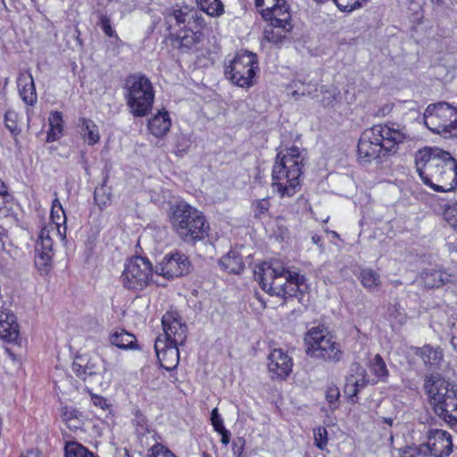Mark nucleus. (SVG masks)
<instances>
[{
	"label": "nucleus",
	"mask_w": 457,
	"mask_h": 457,
	"mask_svg": "<svg viewBox=\"0 0 457 457\" xmlns=\"http://www.w3.org/2000/svg\"><path fill=\"white\" fill-rule=\"evenodd\" d=\"M416 170L424 184L436 192L457 187V160L449 152L424 147L415 154Z\"/></svg>",
	"instance_id": "obj_1"
},
{
	"label": "nucleus",
	"mask_w": 457,
	"mask_h": 457,
	"mask_svg": "<svg viewBox=\"0 0 457 457\" xmlns=\"http://www.w3.org/2000/svg\"><path fill=\"white\" fill-rule=\"evenodd\" d=\"M405 127L395 123L378 124L365 130L358 143L359 159L365 162L395 154L399 146L411 141Z\"/></svg>",
	"instance_id": "obj_2"
},
{
	"label": "nucleus",
	"mask_w": 457,
	"mask_h": 457,
	"mask_svg": "<svg viewBox=\"0 0 457 457\" xmlns=\"http://www.w3.org/2000/svg\"><path fill=\"white\" fill-rule=\"evenodd\" d=\"M255 276L265 292L284 299L307 289L305 277L286 269L278 261L263 262Z\"/></svg>",
	"instance_id": "obj_3"
},
{
	"label": "nucleus",
	"mask_w": 457,
	"mask_h": 457,
	"mask_svg": "<svg viewBox=\"0 0 457 457\" xmlns=\"http://www.w3.org/2000/svg\"><path fill=\"white\" fill-rule=\"evenodd\" d=\"M272 170V188L280 197L293 196L300 188L303 158L297 146L280 152Z\"/></svg>",
	"instance_id": "obj_4"
},
{
	"label": "nucleus",
	"mask_w": 457,
	"mask_h": 457,
	"mask_svg": "<svg viewBox=\"0 0 457 457\" xmlns=\"http://www.w3.org/2000/svg\"><path fill=\"white\" fill-rule=\"evenodd\" d=\"M50 220V222L41 228L35 246V264L42 273H47L52 266L53 237H58L61 240L66 237V215L63 208L52 209Z\"/></svg>",
	"instance_id": "obj_5"
},
{
	"label": "nucleus",
	"mask_w": 457,
	"mask_h": 457,
	"mask_svg": "<svg viewBox=\"0 0 457 457\" xmlns=\"http://www.w3.org/2000/svg\"><path fill=\"white\" fill-rule=\"evenodd\" d=\"M170 221L179 238L186 243L203 240L208 234L209 224L203 212L185 202L174 206Z\"/></svg>",
	"instance_id": "obj_6"
},
{
	"label": "nucleus",
	"mask_w": 457,
	"mask_h": 457,
	"mask_svg": "<svg viewBox=\"0 0 457 457\" xmlns=\"http://www.w3.org/2000/svg\"><path fill=\"white\" fill-rule=\"evenodd\" d=\"M125 98L135 117H145L152 110L154 92L151 81L143 75L129 76L125 84Z\"/></svg>",
	"instance_id": "obj_7"
},
{
	"label": "nucleus",
	"mask_w": 457,
	"mask_h": 457,
	"mask_svg": "<svg viewBox=\"0 0 457 457\" xmlns=\"http://www.w3.org/2000/svg\"><path fill=\"white\" fill-rule=\"evenodd\" d=\"M304 344L306 354L312 358L337 362L342 357L339 344L324 328H312L304 337Z\"/></svg>",
	"instance_id": "obj_8"
},
{
	"label": "nucleus",
	"mask_w": 457,
	"mask_h": 457,
	"mask_svg": "<svg viewBox=\"0 0 457 457\" xmlns=\"http://www.w3.org/2000/svg\"><path fill=\"white\" fill-rule=\"evenodd\" d=\"M258 70L257 56L252 52H239L226 64L225 75L235 85L240 87H250L254 84Z\"/></svg>",
	"instance_id": "obj_9"
},
{
	"label": "nucleus",
	"mask_w": 457,
	"mask_h": 457,
	"mask_svg": "<svg viewBox=\"0 0 457 457\" xmlns=\"http://www.w3.org/2000/svg\"><path fill=\"white\" fill-rule=\"evenodd\" d=\"M154 270L148 259L136 256L127 261L120 277L121 285L134 291H141L153 281Z\"/></svg>",
	"instance_id": "obj_10"
},
{
	"label": "nucleus",
	"mask_w": 457,
	"mask_h": 457,
	"mask_svg": "<svg viewBox=\"0 0 457 457\" xmlns=\"http://www.w3.org/2000/svg\"><path fill=\"white\" fill-rule=\"evenodd\" d=\"M452 116H456V108L449 104H429L424 112V124L432 132L442 135Z\"/></svg>",
	"instance_id": "obj_11"
},
{
	"label": "nucleus",
	"mask_w": 457,
	"mask_h": 457,
	"mask_svg": "<svg viewBox=\"0 0 457 457\" xmlns=\"http://www.w3.org/2000/svg\"><path fill=\"white\" fill-rule=\"evenodd\" d=\"M190 266L191 263L188 257L184 253L176 252L166 254L156 264L154 273L170 280L187 274L190 270Z\"/></svg>",
	"instance_id": "obj_12"
},
{
	"label": "nucleus",
	"mask_w": 457,
	"mask_h": 457,
	"mask_svg": "<svg viewBox=\"0 0 457 457\" xmlns=\"http://www.w3.org/2000/svg\"><path fill=\"white\" fill-rule=\"evenodd\" d=\"M72 370L78 378L91 384L93 379L101 375V359L97 355L79 353L74 357Z\"/></svg>",
	"instance_id": "obj_13"
},
{
	"label": "nucleus",
	"mask_w": 457,
	"mask_h": 457,
	"mask_svg": "<svg viewBox=\"0 0 457 457\" xmlns=\"http://www.w3.org/2000/svg\"><path fill=\"white\" fill-rule=\"evenodd\" d=\"M424 389L428 396L432 406L442 403L444 399L455 393L457 388L454 385L445 379L439 374H431L427 376L424 381Z\"/></svg>",
	"instance_id": "obj_14"
},
{
	"label": "nucleus",
	"mask_w": 457,
	"mask_h": 457,
	"mask_svg": "<svg viewBox=\"0 0 457 457\" xmlns=\"http://www.w3.org/2000/svg\"><path fill=\"white\" fill-rule=\"evenodd\" d=\"M427 442L423 445L429 450V455L432 457H446L453 451V442L451 435L442 429H428L427 434Z\"/></svg>",
	"instance_id": "obj_15"
},
{
	"label": "nucleus",
	"mask_w": 457,
	"mask_h": 457,
	"mask_svg": "<svg viewBox=\"0 0 457 457\" xmlns=\"http://www.w3.org/2000/svg\"><path fill=\"white\" fill-rule=\"evenodd\" d=\"M369 383L370 378L365 368L359 363H353L345 379L344 393L354 403L357 402L358 393L366 387Z\"/></svg>",
	"instance_id": "obj_16"
},
{
	"label": "nucleus",
	"mask_w": 457,
	"mask_h": 457,
	"mask_svg": "<svg viewBox=\"0 0 457 457\" xmlns=\"http://www.w3.org/2000/svg\"><path fill=\"white\" fill-rule=\"evenodd\" d=\"M293 369L292 358L281 348L273 349L268 356V370L272 378H287Z\"/></svg>",
	"instance_id": "obj_17"
},
{
	"label": "nucleus",
	"mask_w": 457,
	"mask_h": 457,
	"mask_svg": "<svg viewBox=\"0 0 457 457\" xmlns=\"http://www.w3.org/2000/svg\"><path fill=\"white\" fill-rule=\"evenodd\" d=\"M166 342L176 346L183 345L187 339V327L173 315L166 313L162 319Z\"/></svg>",
	"instance_id": "obj_18"
},
{
	"label": "nucleus",
	"mask_w": 457,
	"mask_h": 457,
	"mask_svg": "<svg viewBox=\"0 0 457 457\" xmlns=\"http://www.w3.org/2000/svg\"><path fill=\"white\" fill-rule=\"evenodd\" d=\"M165 19L167 22L175 21L177 24L187 23L190 27L198 24L200 28L204 26V19L196 11L188 6H174L166 11Z\"/></svg>",
	"instance_id": "obj_19"
},
{
	"label": "nucleus",
	"mask_w": 457,
	"mask_h": 457,
	"mask_svg": "<svg viewBox=\"0 0 457 457\" xmlns=\"http://www.w3.org/2000/svg\"><path fill=\"white\" fill-rule=\"evenodd\" d=\"M154 349L162 368L167 370H171L177 367L179 361L178 346L165 343V341L161 339H157L154 344Z\"/></svg>",
	"instance_id": "obj_20"
},
{
	"label": "nucleus",
	"mask_w": 457,
	"mask_h": 457,
	"mask_svg": "<svg viewBox=\"0 0 457 457\" xmlns=\"http://www.w3.org/2000/svg\"><path fill=\"white\" fill-rule=\"evenodd\" d=\"M202 29L198 24H194L175 35L172 37V41L181 51L187 52L201 41L203 37Z\"/></svg>",
	"instance_id": "obj_21"
},
{
	"label": "nucleus",
	"mask_w": 457,
	"mask_h": 457,
	"mask_svg": "<svg viewBox=\"0 0 457 457\" xmlns=\"http://www.w3.org/2000/svg\"><path fill=\"white\" fill-rule=\"evenodd\" d=\"M17 87L19 94L26 104L32 106L37 103V96L36 93L34 79L29 71H23L19 73Z\"/></svg>",
	"instance_id": "obj_22"
},
{
	"label": "nucleus",
	"mask_w": 457,
	"mask_h": 457,
	"mask_svg": "<svg viewBox=\"0 0 457 457\" xmlns=\"http://www.w3.org/2000/svg\"><path fill=\"white\" fill-rule=\"evenodd\" d=\"M451 394L442 403L434 405L433 409L447 424L454 426L457 424V391Z\"/></svg>",
	"instance_id": "obj_23"
},
{
	"label": "nucleus",
	"mask_w": 457,
	"mask_h": 457,
	"mask_svg": "<svg viewBox=\"0 0 457 457\" xmlns=\"http://www.w3.org/2000/svg\"><path fill=\"white\" fill-rule=\"evenodd\" d=\"M451 394L442 403L434 405L433 409L447 424L454 426L457 424V391Z\"/></svg>",
	"instance_id": "obj_24"
},
{
	"label": "nucleus",
	"mask_w": 457,
	"mask_h": 457,
	"mask_svg": "<svg viewBox=\"0 0 457 457\" xmlns=\"http://www.w3.org/2000/svg\"><path fill=\"white\" fill-rule=\"evenodd\" d=\"M19 337V325L13 313L7 310L0 311V337L15 341Z\"/></svg>",
	"instance_id": "obj_25"
},
{
	"label": "nucleus",
	"mask_w": 457,
	"mask_h": 457,
	"mask_svg": "<svg viewBox=\"0 0 457 457\" xmlns=\"http://www.w3.org/2000/svg\"><path fill=\"white\" fill-rule=\"evenodd\" d=\"M423 284L428 288L440 287L452 281L453 276L441 270L427 269L420 274Z\"/></svg>",
	"instance_id": "obj_26"
},
{
	"label": "nucleus",
	"mask_w": 457,
	"mask_h": 457,
	"mask_svg": "<svg viewBox=\"0 0 457 457\" xmlns=\"http://www.w3.org/2000/svg\"><path fill=\"white\" fill-rule=\"evenodd\" d=\"M171 120L167 111H160L148 120V129L156 137H162L170 130Z\"/></svg>",
	"instance_id": "obj_27"
},
{
	"label": "nucleus",
	"mask_w": 457,
	"mask_h": 457,
	"mask_svg": "<svg viewBox=\"0 0 457 457\" xmlns=\"http://www.w3.org/2000/svg\"><path fill=\"white\" fill-rule=\"evenodd\" d=\"M78 125L80 129V135L83 140L88 145H95L100 141V133L98 126L92 120L87 118H80Z\"/></svg>",
	"instance_id": "obj_28"
},
{
	"label": "nucleus",
	"mask_w": 457,
	"mask_h": 457,
	"mask_svg": "<svg viewBox=\"0 0 457 457\" xmlns=\"http://www.w3.org/2000/svg\"><path fill=\"white\" fill-rule=\"evenodd\" d=\"M290 29V24L278 25L270 23L264 29L263 37L267 41L279 46L287 38V33Z\"/></svg>",
	"instance_id": "obj_29"
},
{
	"label": "nucleus",
	"mask_w": 457,
	"mask_h": 457,
	"mask_svg": "<svg viewBox=\"0 0 457 457\" xmlns=\"http://www.w3.org/2000/svg\"><path fill=\"white\" fill-rule=\"evenodd\" d=\"M60 415L71 430L79 429L84 425L83 415L74 407L62 406L60 410Z\"/></svg>",
	"instance_id": "obj_30"
},
{
	"label": "nucleus",
	"mask_w": 457,
	"mask_h": 457,
	"mask_svg": "<svg viewBox=\"0 0 457 457\" xmlns=\"http://www.w3.org/2000/svg\"><path fill=\"white\" fill-rule=\"evenodd\" d=\"M220 265L228 273L239 274L245 268L241 257L236 251H229L220 260Z\"/></svg>",
	"instance_id": "obj_31"
},
{
	"label": "nucleus",
	"mask_w": 457,
	"mask_h": 457,
	"mask_svg": "<svg viewBox=\"0 0 457 457\" xmlns=\"http://www.w3.org/2000/svg\"><path fill=\"white\" fill-rule=\"evenodd\" d=\"M270 15L263 19L269 21L271 24H289L290 13L288 6L285 0H278V4L270 11Z\"/></svg>",
	"instance_id": "obj_32"
},
{
	"label": "nucleus",
	"mask_w": 457,
	"mask_h": 457,
	"mask_svg": "<svg viewBox=\"0 0 457 457\" xmlns=\"http://www.w3.org/2000/svg\"><path fill=\"white\" fill-rule=\"evenodd\" d=\"M110 342L120 349H133L136 337L124 329H117L110 336Z\"/></svg>",
	"instance_id": "obj_33"
},
{
	"label": "nucleus",
	"mask_w": 457,
	"mask_h": 457,
	"mask_svg": "<svg viewBox=\"0 0 457 457\" xmlns=\"http://www.w3.org/2000/svg\"><path fill=\"white\" fill-rule=\"evenodd\" d=\"M195 4L201 11L211 17H220L225 12L220 0H195Z\"/></svg>",
	"instance_id": "obj_34"
},
{
	"label": "nucleus",
	"mask_w": 457,
	"mask_h": 457,
	"mask_svg": "<svg viewBox=\"0 0 457 457\" xmlns=\"http://www.w3.org/2000/svg\"><path fill=\"white\" fill-rule=\"evenodd\" d=\"M49 130L47 132V141L54 142L60 138L62 134V115L60 112H51L49 119Z\"/></svg>",
	"instance_id": "obj_35"
},
{
	"label": "nucleus",
	"mask_w": 457,
	"mask_h": 457,
	"mask_svg": "<svg viewBox=\"0 0 457 457\" xmlns=\"http://www.w3.org/2000/svg\"><path fill=\"white\" fill-rule=\"evenodd\" d=\"M419 355L426 365L437 367L443 360V353L437 348L424 345L419 351Z\"/></svg>",
	"instance_id": "obj_36"
},
{
	"label": "nucleus",
	"mask_w": 457,
	"mask_h": 457,
	"mask_svg": "<svg viewBox=\"0 0 457 457\" xmlns=\"http://www.w3.org/2000/svg\"><path fill=\"white\" fill-rule=\"evenodd\" d=\"M369 369L372 375L376 377L377 382L386 381V378L389 376V371L386 368V364L379 354H376L373 359H371L369 362Z\"/></svg>",
	"instance_id": "obj_37"
},
{
	"label": "nucleus",
	"mask_w": 457,
	"mask_h": 457,
	"mask_svg": "<svg viewBox=\"0 0 457 457\" xmlns=\"http://www.w3.org/2000/svg\"><path fill=\"white\" fill-rule=\"evenodd\" d=\"M361 285L370 291L377 289L380 285L379 274L371 269H363L360 274Z\"/></svg>",
	"instance_id": "obj_38"
},
{
	"label": "nucleus",
	"mask_w": 457,
	"mask_h": 457,
	"mask_svg": "<svg viewBox=\"0 0 457 457\" xmlns=\"http://www.w3.org/2000/svg\"><path fill=\"white\" fill-rule=\"evenodd\" d=\"M65 457H97L81 444L71 441L64 446Z\"/></svg>",
	"instance_id": "obj_39"
},
{
	"label": "nucleus",
	"mask_w": 457,
	"mask_h": 457,
	"mask_svg": "<svg viewBox=\"0 0 457 457\" xmlns=\"http://www.w3.org/2000/svg\"><path fill=\"white\" fill-rule=\"evenodd\" d=\"M94 200L96 204L101 209H104L111 204L112 191L105 185L96 187L94 192Z\"/></svg>",
	"instance_id": "obj_40"
},
{
	"label": "nucleus",
	"mask_w": 457,
	"mask_h": 457,
	"mask_svg": "<svg viewBox=\"0 0 457 457\" xmlns=\"http://www.w3.org/2000/svg\"><path fill=\"white\" fill-rule=\"evenodd\" d=\"M367 0H334L335 4L341 12H352L362 6Z\"/></svg>",
	"instance_id": "obj_41"
},
{
	"label": "nucleus",
	"mask_w": 457,
	"mask_h": 457,
	"mask_svg": "<svg viewBox=\"0 0 457 457\" xmlns=\"http://www.w3.org/2000/svg\"><path fill=\"white\" fill-rule=\"evenodd\" d=\"M401 457H431L429 450L423 444L418 446H411L403 450Z\"/></svg>",
	"instance_id": "obj_42"
},
{
	"label": "nucleus",
	"mask_w": 457,
	"mask_h": 457,
	"mask_svg": "<svg viewBox=\"0 0 457 457\" xmlns=\"http://www.w3.org/2000/svg\"><path fill=\"white\" fill-rule=\"evenodd\" d=\"M255 6L262 17L270 16V11L278 4V0H254Z\"/></svg>",
	"instance_id": "obj_43"
},
{
	"label": "nucleus",
	"mask_w": 457,
	"mask_h": 457,
	"mask_svg": "<svg viewBox=\"0 0 457 457\" xmlns=\"http://www.w3.org/2000/svg\"><path fill=\"white\" fill-rule=\"evenodd\" d=\"M315 445L320 449H326L328 445V431L323 427H319L313 431Z\"/></svg>",
	"instance_id": "obj_44"
},
{
	"label": "nucleus",
	"mask_w": 457,
	"mask_h": 457,
	"mask_svg": "<svg viewBox=\"0 0 457 457\" xmlns=\"http://www.w3.org/2000/svg\"><path fill=\"white\" fill-rule=\"evenodd\" d=\"M253 209L255 217L262 218L266 216L269 212L270 202L266 198L257 200L253 204Z\"/></svg>",
	"instance_id": "obj_45"
},
{
	"label": "nucleus",
	"mask_w": 457,
	"mask_h": 457,
	"mask_svg": "<svg viewBox=\"0 0 457 457\" xmlns=\"http://www.w3.org/2000/svg\"><path fill=\"white\" fill-rule=\"evenodd\" d=\"M148 457H176V455L162 445L155 444L150 448Z\"/></svg>",
	"instance_id": "obj_46"
},
{
	"label": "nucleus",
	"mask_w": 457,
	"mask_h": 457,
	"mask_svg": "<svg viewBox=\"0 0 457 457\" xmlns=\"http://www.w3.org/2000/svg\"><path fill=\"white\" fill-rule=\"evenodd\" d=\"M445 215L447 223L457 232V202L446 209Z\"/></svg>",
	"instance_id": "obj_47"
},
{
	"label": "nucleus",
	"mask_w": 457,
	"mask_h": 457,
	"mask_svg": "<svg viewBox=\"0 0 457 457\" xmlns=\"http://www.w3.org/2000/svg\"><path fill=\"white\" fill-rule=\"evenodd\" d=\"M340 393L337 386L335 385H330L327 387L326 390V400L329 403L331 408H336L337 402L339 398Z\"/></svg>",
	"instance_id": "obj_48"
},
{
	"label": "nucleus",
	"mask_w": 457,
	"mask_h": 457,
	"mask_svg": "<svg viewBox=\"0 0 457 457\" xmlns=\"http://www.w3.org/2000/svg\"><path fill=\"white\" fill-rule=\"evenodd\" d=\"M445 137H457V109L456 116H452L446 125L445 131L442 134Z\"/></svg>",
	"instance_id": "obj_49"
},
{
	"label": "nucleus",
	"mask_w": 457,
	"mask_h": 457,
	"mask_svg": "<svg viewBox=\"0 0 457 457\" xmlns=\"http://www.w3.org/2000/svg\"><path fill=\"white\" fill-rule=\"evenodd\" d=\"M211 422L214 430H223V419L219 414L218 408H214L211 412Z\"/></svg>",
	"instance_id": "obj_50"
},
{
	"label": "nucleus",
	"mask_w": 457,
	"mask_h": 457,
	"mask_svg": "<svg viewBox=\"0 0 457 457\" xmlns=\"http://www.w3.org/2000/svg\"><path fill=\"white\" fill-rule=\"evenodd\" d=\"M12 196L7 191V187L4 181L0 179V210L5 208L6 204L11 201Z\"/></svg>",
	"instance_id": "obj_51"
},
{
	"label": "nucleus",
	"mask_w": 457,
	"mask_h": 457,
	"mask_svg": "<svg viewBox=\"0 0 457 457\" xmlns=\"http://www.w3.org/2000/svg\"><path fill=\"white\" fill-rule=\"evenodd\" d=\"M59 387L63 389V393L71 394L72 391L78 389V383L73 379L72 377H67L63 381L61 382Z\"/></svg>",
	"instance_id": "obj_52"
},
{
	"label": "nucleus",
	"mask_w": 457,
	"mask_h": 457,
	"mask_svg": "<svg viewBox=\"0 0 457 457\" xmlns=\"http://www.w3.org/2000/svg\"><path fill=\"white\" fill-rule=\"evenodd\" d=\"M101 28L104 34L108 37H117L115 30L112 29L111 25V21L108 17L103 16L101 18Z\"/></svg>",
	"instance_id": "obj_53"
},
{
	"label": "nucleus",
	"mask_w": 457,
	"mask_h": 457,
	"mask_svg": "<svg viewBox=\"0 0 457 457\" xmlns=\"http://www.w3.org/2000/svg\"><path fill=\"white\" fill-rule=\"evenodd\" d=\"M177 142H178V145H177V149L175 150V154L177 155H183L187 147H188V140L187 139V137L183 135H180V136H178L177 137Z\"/></svg>",
	"instance_id": "obj_54"
},
{
	"label": "nucleus",
	"mask_w": 457,
	"mask_h": 457,
	"mask_svg": "<svg viewBox=\"0 0 457 457\" xmlns=\"http://www.w3.org/2000/svg\"><path fill=\"white\" fill-rule=\"evenodd\" d=\"M245 440L242 438H237L232 444V451L234 455L240 457L244 453Z\"/></svg>",
	"instance_id": "obj_55"
},
{
	"label": "nucleus",
	"mask_w": 457,
	"mask_h": 457,
	"mask_svg": "<svg viewBox=\"0 0 457 457\" xmlns=\"http://www.w3.org/2000/svg\"><path fill=\"white\" fill-rule=\"evenodd\" d=\"M91 399L94 405L100 407L102 410H105L108 407L106 399L100 395H92Z\"/></svg>",
	"instance_id": "obj_56"
},
{
	"label": "nucleus",
	"mask_w": 457,
	"mask_h": 457,
	"mask_svg": "<svg viewBox=\"0 0 457 457\" xmlns=\"http://www.w3.org/2000/svg\"><path fill=\"white\" fill-rule=\"evenodd\" d=\"M451 345L457 353V320L451 326Z\"/></svg>",
	"instance_id": "obj_57"
},
{
	"label": "nucleus",
	"mask_w": 457,
	"mask_h": 457,
	"mask_svg": "<svg viewBox=\"0 0 457 457\" xmlns=\"http://www.w3.org/2000/svg\"><path fill=\"white\" fill-rule=\"evenodd\" d=\"M220 436H221V443L225 445H227L229 442L230 438V433L228 430H227L225 428H223V430H216Z\"/></svg>",
	"instance_id": "obj_58"
},
{
	"label": "nucleus",
	"mask_w": 457,
	"mask_h": 457,
	"mask_svg": "<svg viewBox=\"0 0 457 457\" xmlns=\"http://www.w3.org/2000/svg\"><path fill=\"white\" fill-rule=\"evenodd\" d=\"M21 457H42V454L37 450H29L25 453L21 454Z\"/></svg>",
	"instance_id": "obj_59"
},
{
	"label": "nucleus",
	"mask_w": 457,
	"mask_h": 457,
	"mask_svg": "<svg viewBox=\"0 0 457 457\" xmlns=\"http://www.w3.org/2000/svg\"><path fill=\"white\" fill-rule=\"evenodd\" d=\"M312 241L315 245L321 246V237H320V236H318V235H313V236L312 237Z\"/></svg>",
	"instance_id": "obj_60"
},
{
	"label": "nucleus",
	"mask_w": 457,
	"mask_h": 457,
	"mask_svg": "<svg viewBox=\"0 0 457 457\" xmlns=\"http://www.w3.org/2000/svg\"><path fill=\"white\" fill-rule=\"evenodd\" d=\"M60 207H62V205L61 204L59 199L56 196L52 203V209H58Z\"/></svg>",
	"instance_id": "obj_61"
},
{
	"label": "nucleus",
	"mask_w": 457,
	"mask_h": 457,
	"mask_svg": "<svg viewBox=\"0 0 457 457\" xmlns=\"http://www.w3.org/2000/svg\"><path fill=\"white\" fill-rule=\"evenodd\" d=\"M382 421L389 426H392L394 422L392 418H382Z\"/></svg>",
	"instance_id": "obj_62"
},
{
	"label": "nucleus",
	"mask_w": 457,
	"mask_h": 457,
	"mask_svg": "<svg viewBox=\"0 0 457 457\" xmlns=\"http://www.w3.org/2000/svg\"><path fill=\"white\" fill-rule=\"evenodd\" d=\"M4 235L0 232V249H3L4 247Z\"/></svg>",
	"instance_id": "obj_63"
},
{
	"label": "nucleus",
	"mask_w": 457,
	"mask_h": 457,
	"mask_svg": "<svg viewBox=\"0 0 457 457\" xmlns=\"http://www.w3.org/2000/svg\"><path fill=\"white\" fill-rule=\"evenodd\" d=\"M14 115H15V113L12 112H6V114H5V121L7 122L9 120V118L12 117V116H14Z\"/></svg>",
	"instance_id": "obj_64"
}]
</instances>
